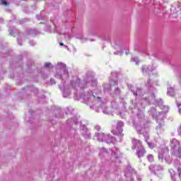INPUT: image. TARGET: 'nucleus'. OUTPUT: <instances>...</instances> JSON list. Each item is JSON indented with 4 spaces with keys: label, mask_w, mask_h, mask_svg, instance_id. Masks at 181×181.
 I'll return each instance as SVG.
<instances>
[{
    "label": "nucleus",
    "mask_w": 181,
    "mask_h": 181,
    "mask_svg": "<svg viewBox=\"0 0 181 181\" xmlns=\"http://www.w3.org/2000/svg\"><path fill=\"white\" fill-rule=\"evenodd\" d=\"M147 159L149 162H153L154 158H153V155L149 154L147 157Z\"/></svg>",
    "instance_id": "5"
},
{
    "label": "nucleus",
    "mask_w": 181,
    "mask_h": 181,
    "mask_svg": "<svg viewBox=\"0 0 181 181\" xmlns=\"http://www.w3.org/2000/svg\"><path fill=\"white\" fill-rule=\"evenodd\" d=\"M59 45H60V46H64V43H63V42H60Z\"/></svg>",
    "instance_id": "8"
},
{
    "label": "nucleus",
    "mask_w": 181,
    "mask_h": 181,
    "mask_svg": "<svg viewBox=\"0 0 181 181\" xmlns=\"http://www.w3.org/2000/svg\"><path fill=\"white\" fill-rule=\"evenodd\" d=\"M148 145H149V146H151V145H152V144L148 143Z\"/></svg>",
    "instance_id": "10"
},
{
    "label": "nucleus",
    "mask_w": 181,
    "mask_h": 181,
    "mask_svg": "<svg viewBox=\"0 0 181 181\" xmlns=\"http://www.w3.org/2000/svg\"><path fill=\"white\" fill-rule=\"evenodd\" d=\"M134 147H132V149H136L137 148H142V141L139 140H134L133 141Z\"/></svg>",
    "instance_id": "2"
},
{
    "label": "nucleus",
    "mask_w": 181,
    "mask_h": 181,
    "mask_svg": "<svg viewBox=\"0 0 181 181\" xmlns=\"http://www.w3.org/2000/svg\"><path fill=\"white\" fill-rule=\"evenodd\" d=\"M180 106H181V104L177 105L178 108H180Z\"/></svg>",
    "instance_id": "9"
},
{
    "label": "nucleus",
    "mask_w": 181,
    "mask_h": 181,
    "mask_svg": "<svg viewBox=\"0 0 181 181\" xmlns=\"http://www.w3.org/2000/svg\"><path fill=\"white\" fill-rule=\"evenodd\" d=\"M179 111H180V112L181 113V109H180V110H179Z\"/></svg>",
    "instance_id": "11"
},
{
    "label": "nucleus",
    "mask_w": 181,
    "mask_h": 181,
    "mask_svg": "<svg viewBox=\"0 0 181 181\" xmlns=\"http://www.w3.org/2000/svg\"><path fill=\"white\" fill-rule=\"evenodd\" d=\"M1 4H2V5H4L5 6H6V5H8V2L5 1H2Z\"/></svg>",
    "instance_id": "7"
},
{
    "label": "nucleus",
    "mask_w": 181,
    "mask_h": 181,
    "mask_svg": "<svg viewBox=\"0 0 181 181\" xmlns=\"http://www.w3.org/2000/svg\"><path fill=\"white\" fill-rule=\"evenodd\" d=\"M50 66H52V63H45V67H50Z\"/></svg>",
    "instance_id": "6"
},
{
    "label": "nucleus",
    "mask_w": 181,
    "mask_h": 181,
    "mask_svg": "<svg viewBox=\"0 0 181 181\" xmlns=\"http://www.w3.org/2000/svg\"><path fill=\"white\" fill-rule=\"evenodd\" d=\"M146 153V151L145 149H141L137 151V156L139 158H143L144 155Z\"/></svg>",
    "instance_id": "3"
},
{
    "label": "nucleus",
    "mask_w": 181,
    "mask_h": 181,
    "mask_svg": "<svg viewBox=\"0 0 181 181\" xmlns=\"http://www.w3.org/2000/svg\"><path fill=\"white\" fill-rule=\"evenodd\" d=\"M142 73H148L149 71V66L148 65H143L141 68Z\"/></svg>",
    "instance_id": "4"
},
{
    "label": "nucleus",
    "mask_w": 181,
    "mask_h": 181,
    "mask_svg": "<svg viewBox=\"0 0 181 181\" xmlns=\"http://www.w3.org/2000/svg\"><path fill=\"white\" fill-rule=\"evenodd\" d=\"M117 131L116 133L121 134H122V127H124V122H122V121H118L117 122Z\"/></svg>",
    "instance_id": "1"
}]
</instances>
